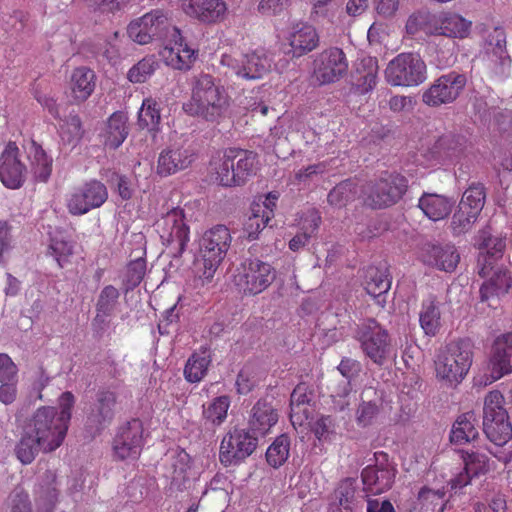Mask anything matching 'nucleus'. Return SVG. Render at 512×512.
Segmentation results:
<instances>
[{
  "mask_svg": "<svg viewBox=\"0 0 512 512\" xmlns=\"http://www.w3.org/2000/svg\"><path fill=\"white\" fill-rule=\"evenodd\" d=\"M75 404L74 395L67 391L59 397V410L39 408L34 415V442L43 452H52L63 443Z\"/></svg>",
  "mask_w": 512,
  "mask_h": 512,
  "instance_id": "1",
  "label": "nucleus"
},
{
  "mask_svg": "<svg viewBox=\"0 0 512 512\" xmlns=\"http://www.w3.org/2000/svg\"><path fill=\"white\" fill-rule=\"evenodd\" d=\"M231 241L230 231L224 225L208 229L199 238L198 251L193 261V273L201 285L212 282L226 257Z\"/></svg>",
  "mask_w": 512,
  "mask_h": 512,
  "instance_id": "2",
  "label": "nucleus"
},
{
  "mask_svg": "<svg viewBox=\"0 0 512 512\" xmlns=\"http://www.w3.org/2000/svg\"><path fill=\"white\" fill-rule=\"evenodd\" d=\"M228 99L225 88L211 75L200 74L195 79L191 100L183 105V109L192 116L214 121L226 111Z\"/></svg>",
  "mask_w": 512,
  "mask_h": 512,
  "instance_id": "3",
  "label": "nucleus"
},
{
  "mask_svg": "<svg viewBox=\"0 0 512 512\" xmlns=\"http://www.w3.org/2000/svg\"><path fill=\"white\" fill-rule=\"evenodd\" d=\"M473 362L470 344L460 341L448 345L435 360L436 377L449 385L460 383Z\"/></svg>",
  "mask_w": 512,
  "mask_h": 512,
  "instance_id": "4",
  "label": "nucleus"
},
{
  "mask_svg": "<svg viewBox=\"0 0 512 512\" xmlns=\"http://www.w3.org/2000/svg\"><path fill=\"white\" fill-rule=\"evenodd\" d=\"M504 403V396L497 390L489 392L484 400L483 430L487 438L498 446L512 438V425Z\"/></svg>",
  "mask_w": 512,
  "mask_h": 512,
  "instance_id": "5",
  "label": "nucleus"
},
{
  "mask_svg": "<svg viewBox=\"0 0 512 512\" xmlns=\"http://www.w3.org/2000/svg\"><path fill=\"white\" fill-rule=\"evenodd\" d=\"M384 77L392 86H417L427 78L426 64L418 54L401 53L387 64Z\"/></svg>",
  "mask_w": 512,
  "mask_h": 512,
  "instance_id": "6",
  "label": "nucleus"
},
{
  "mask_svg": "<svg viewBox=\"0 0 512 512\" xmlns=\"http://www.w3.org/2000/svg\"><path fill=\"white\" fill-rule=\"evenodd\" d=\"M275 279L273 267L259 259H247L234 275V283L244 295L254 296L266 290Z\"/></svg>",
  "mask_w": 512,
  "mask_h": 512,
  "instance_id": "7",
  "label": "nucleus"
},
{
  "mask_svg": "<svg viewBox=\"0 0 512 512\" xmlns=\"http://www.w3.org/2000/svg\"><path fill=\"white\" fill-rule=\"evenodd\" d=\"M172 25L167 14L162 10H152L131 21L127 33L131 40L146 45L156 40H163L172 34Z\"/></svg>",
  "mask_w": 512,
  "mask_h": 512,
  "instance_id": "8",
  "label": "nucleus"
},
{
  "mask_svg": "<svg viewBox=\"0 0 512 512\" xmlns=\"http://www.w3.org/2000/svg\"><path fill=\"white\" fill-rule=\"evenodd\" d=\"M162 243L169 247L174 257H181L190 241V227L184 210L173 208L156 223Z\"/></svg>",
  "mask_w": 512,
  "mask_h": 512,
  "instance_id": "9",
  "label": "nucleus"
},
{
  "mask_svg": "<svg viewBox=\"0 0 512 512\" xmlns=\"http://www.w3.org/2000/svg\"><path fill=\"white\" fill-rule=\"evenodd\" d=\"M363 353L375 364L381 366L391 352L388 332L373 319L361 324L355 335Z\"/></svg>",
  "mask_w": 512,
  "mask_h": 512,
  "instance_id": "10",
  "label": "nucleus"
},
{
  "mask_svg": "<svg viewBox=\"0 0 512 512\" xmlns=\"http://www.w3.org/2000/svg\"><path fill=\"white\" fill-rule=\"evenodd\" d=\"M144 446V425L134 418L118 427L112 442L113 458L117 461L136 460Z\"/></svg>",
  "mask_w": 512,
  "mask_h": 512,
  "instance_id": "11",
  "label": "nucleus"
},
{
  "mask_svg": "<svg viewBox=\"0 0 512 512\" xmlns=\"http://www.w3.org/2000/svg\"><path fill=\"white\" fill-rule=\"evenodd\" d=\"M374 460V465H369L362 470L361 478L364 490L378 495L391 489L397 470L390 461L389 455L384 451L375 452Z\"/></svg>",
  "mask_w": 512,
  "mask_h": 512,
  "instance_id": "12",
  "label": "nucleus"
},
{
  "mask_svg": "<svg viewBox=\"0 0 512 512\" xmlns=\"http://www.w3.org/2000/svg\"><path fill=\"white\" fill-rule=\"evenodd\" d=\"M347 71L346 54L338 47L322 50L313 61V78L320 85L337 82L346 75Z\"/></svg>",
  "mask_w": 512,
  "mask_h": 512,
  "instance_id": "13",
  "label": "nucleus"
},
{
  "mask_svg": "<svg viewBox=\"0 0 512 512\" xmlns=\"http://www.w3.org/2000/svg\"><path fill=\"white\" fill-rule=\"evenodd\" d=\"M257 447V438L246 429L234 428L222 439L219 458L225 465L239 464L249 457Z\"/></svg>",
  "mask_w": 512,
  "mask_h": 512,
  "instance_id": "14",
  "label": "nucleus"
},
{
  "mask_svg": "<svg viewBox=\"0 0 512 512\" xmlns=\"http://www.w3.org/2000/svg\"><path fill=\"white\" fill-rule=\"evenodd\" d=\"M471 146L469 139L460 133L446 132L439 136L426 157L438 164H456L466 157Z\"/></svg>",
  "mask_w": 512,
  "mask_h": 512,
  "instance_id": "15",
  "label": "nucleus"
},
{
  "mask_svg": "<svg viewBox=\"0 0 512 512\" xmlns=\"http://www.w3.org/2000/svg\"><path fill=\"white\" fill-rule=\"evenodd\" d=\"M406 180L402 176L389 175L374 183H369L363 190L365 203L373 208H384L395 204L406 190Z\"/></svg>",
  "mask_w": 512,
  "mask_h": 512,
  "instance_id": "16",
  "label": "nucleus"
},
{
  "mask_svg": "<svg viewBox=\"0 0 512 512\" xmlns=\"http://www.w3.org/2000/svg\"><path fill=\"white\" fill-rule=\"evenodd\" d=\"M466 76L452 71L440 76L424 91L422 101L431 107L454 102L466 85Z\"/></svg>",
  "mask_w": 512,
  "mask_h": 512,
  "instance_id": "17",
  "label": "nucleus"
},
{
  "mask_svg": "<svg viewBox=\"0 0 512 512\" xmlns=\"http://www.w3.org/2000/svg\"><path fill=\"white\" fill-rule=\"evenodd\" d=\"M221 64L231 68L233 72L244 79L254 80L262 78L271 67V58L262 48L247 53L239 60L231 54H223Z\"/></svg>",
  "mask_w": 512,
  "mask_h": 512,
  "instance_id": "18",
  "label": "nucleus"
},
{
  "mask_svg": "<svg viewBox=\"0 0 512 512\" xmlns=\"http://www.w3.org/2000/svg\"><path fill=\"white\" fill-rule=\"evenodd\" d=\"M107 198L106 186L100 181L91 180L71 194L67 208L72 215H83L102 206Z\"/></svg>",
  "mask_w": 512,
  "mask_h": 512,
  "instance_id": "19",
  "label": "nucleus"
},
{
  "mask_svg": "<svg viewBox=\"0 0 512 512\" xmlns=\"http://www.w3.org/2000/svg\"><path fill=\"white\" fill-rule=\"evenodd\" d=\"M195 160V153L189 146L173 144L159 154L156 173L161 177L173 175L188 168Z\"/></svg>",
  "mask_w": 512,
  "mask_h": 512,
  "instance_id": "20",
  "label": "nucleus"
},
{
  "mask_svg": "<svg viewBox=\"0 0 512 512\" xmlns=\"http://www.w3.org/2000/svg\"><path fill=\"white\" fill-rule=\"evenodd\" d=\"M173 45L165 46L160 56L167 66L177 70H189L196 60L197 51L191 48L178 28H172Z\"/></svg>",
  "mask_w": 512,
  "mask_h": 512,
  "instance_id": "21",
  "label": "nucleus"
},
{
  "mask_svg": "<svg viewBox=\"0 0 512 512\" xmlns=\"http://www.w3.org/2000/svg\"><path fill=\"white\" fill-rule=\"evenodd\" d=\"M488 369L493 381L512 372V333L499 335L493 342Z\"/></svg>",
  "mask_w": 512,
  "mask_h": 512,
  "instance_id": "22",
  "label": "nucleus"
},
{
  "mask_svg": "<svg viewBox=\"0 0 512 512\" xmlns=\"http://www.w3.org/2000/svg\"><path fill=\"white\" fill-rule=\"evenodd\" d=\"M291 54L294 58H299L312 52L319 46L320 37L317 29L307 22L294 23L286 37Z\"/></svg>",
  "mask_w": 512,
  "mask_h": 512,
  "instance_id": "23",
  "label": "nucleus"
},
{
  "mask_svg": "<svg viewBox=\"0 0 512 512\" xmlns=\"http://www.w3.org/2000/svg\"><path fill=\"white\" fill-rule=\"evenodd\" d=\"M25 166L19 160V149L14 142H9L0 155V180L9 189L22 186Z\"/></svg>",
  "mask_w": 512,
  "mask_h": 512,
  "instance_id": "24",
  "label": "nucleus"
},
{
  "mask_svg": "<svg viewBox=\"0 0 512 512\" xmlns=\"http://www.w3.org/2000/svg\"><path fill=\"white\" fill-rule=\"evenodd\" d=\"M188 16L203 23L212 24L224 20L227 5L223 0H179Z\"/></svg>",
  "mask_w": 512,
  "mask_h": 512,
  "instance_id": "25",
  "label": "nucleus"
},
{
  "mask_svg": "<svg viewBox=\"0 0 512 512\" xmlns=\"http://www.w3.org/2000/svg\"><path fill=\"white\" fill-rule=\"evenodd\" d=\"M420 259L427 266L453 272L460 261V254L454 245L426 244L421 249Z\"/></svg>",
  "mask_w": 512,
  "mask_h": 512,
  "instance_id": "26",
  "label": "nucleus"
},
{
  "mask_svg": "<svg viewBox=\"0 0 512 512\" xmlns=\"http://www.w3.org/2000/svg\"><path fill=\"white\" fill-rule=\"evenodd\" d=\"M478 246L481 252L478 257V274L480 277H486L493 270V264L502 256L505 249V240L495 237L489 229H483L478 235Z\"/></svg>",
  "mask_w": 512,
  "mask_h": 512,
  "instance_id": "27",
  "label": "nucleus"
},
{
  "mask_svg": "<svg viewBox=\"0 0 512 512\" xmlns=\"http://www.w3.org/2000/svg\"><path fill=\"white\" fill-rule=\"evenodd\" d=\"M472 22L455 12H441L436 15L434 36L465 39L470 35Z\"/></svg>",
  "mask_w": 512,
  "mask_h": 512,
  "instance_id": "28",
  "label": "nucleus"
},
{
  "mask_svg": "<svg viewBox=\"0 0 512 512\" xmlns=\"http://www.w3.org/2000/svg\"><path fill=\"white\" fill-rule=\"evenodd\" d=\"M15 434L20 436L15 446V455L22 464L32 463V418L29 407H22L16 415Z\"/></svg>",
  "mask_w": 512,
  "mask_h": 512,
  "instance_id": "29",
  "label": "nucleus"
},
{
  "mask_svg": "<svg viewBox=\"0 0 512 512\" xmlns=\"http://www.w3.org/2000/svg\"><path fill=\"white\" fill-rule=\"evenodd\" d=\"M485 278L486 280L479 289L481 302H490L499 298L507 294L512 287V272L504 268H498L494 264L493 270Z\"/></svg>",
  "mask_w": 512,
  "mask_h": 512,
  "instance_id": "30",
  "label": "nucleus"
},
{
  "mask_svg": "<svg viewBox=\"0 0 512 512\" xmlns=\"http://www.w3.org/2000/svg\"><path fill=\"white\" fill-rule=\"evenodd\" d=\"M234 150L226 149L222 156L214 158L210 162V168L214 175L215 181L224 187L241 186L242 182L238 181V164L233 159Z\"/></svg>",
  "mask_w": 512,
  "mask_h": 512,
  "instance_id": "31",
  "label": "nucleus"
},
{
  "mask_svg": "<svg viewBox=\"0 0 512 512\" xmlns=\"http://www.w3.org/2000/svg\"><path fill=\"white\" fill-rule=\"evenodd\" d=\"M75 241L71 235L64 229L57 228L50 233L47 253L52 256L60 268L71 263V258L75 253Z\"/></svg>",
  "mask_w": 512,
  "mask_h": 512,
  "instance_id": "32",
  "label": "nucleus"
},
{
  "mask_svg": "<svg viewBox=\"0 0 512 512\" xmlns=\"http://www.w3.org/2000/svg\"><path fill=\"white\" fill-rule=\"evenodd\" d=\"M378 70V60L375 57L366 56L356 62L352 78L360 94H367L376 87Z\"/></svg>",
  "mask_w": 512,
  "mask_h": 512,
  "instance_id": "33",
  "label": "nucleus"
},
{
  "mask_svg": "<svg viewBox=\"0 0 512 512\" xmlns=\"http://www.w3.org/2000/svg\"><path fill=\"white\" fill-rule=\"evenodd\" d=\"M337 370L347 381L344 383L342 389L339 392H333L331 397L333 399L334 408L342 411L350 404L348 400L351 391L350 382L360 374L361 364L357 360L344 357L337 366Z\"/></svg>",
  "mask_w": 512,
  "mask_h": 512,
  "instance_id": "34",
  "label": "nucleus"
},
{
  "mask_svg": "<svg viewBox=\"0 0 512 512\" xmlns=\"http://www.w3.org/2000/svg\"><path fill=\"white\" fill-rule=\"evenodd\" d=\"M311 396L307 384H298L291 393L290 397V420L292 425L302 426L311 414Z\"/></svg>",
  "mask_w": 512,
  "mask_h": 512,
  "instance_id": "35",
  "label": "nucleus"
},
{
  "mask_svg": "<svg viewBox=\"0 0 512 512\" xmlns=\"http://www.w3.org/2000/svg\"><path fill=\"white\" fill-rule=\"evenodd\" d=\"M129 134L128 116L125 112H114L107 120L104 145L110 149H117Z\"/></svg>",
  "mask_w": 512,
  "mask_h": 512,
  "instance_id": "36",
  "label": "nucleus"
},
{
  "mask_svg": "<svg viewBox=\"0 0 512 512\" xmlns=\"http://www.w3.org/2000/svg\"><path fill=\"white\" fill-rule=\"evenodd\" d=\"M276 409L266 401L259 400L251 410L249 427L255 433L265 435L277 423Z\"/></svg>",
  "mask_w": 512,
  "mask_h": 512,
  "instance_id": "37",
  "label": "nucleus"
},
{
  "mask_svg": "<svg viewBox=\"0 0 512 512\" xmlns=\"http://www.w3.org/2000/svg\"><path fill=\"white\" fill-rule=\"evenodd\" d=\"M453 205L454 202L447 197L434 193H424L418 201V207L432 221L446 218L451 213Z\"/></svg>",
  "mask_w": 512,
  "mask_h": 512,
  "instance_id": "38",
  "label": "nucleus"
},
{
  "mask_svg": "<svg viewBox=\"0 0 512 512\" xmlns=\"http://www.w3.org/2000/svg\"><path fill=\"white\" fill-rule=\"evenodd\" d=\"M96 75L87 67L75 68L70 77V90L76 101L82 102L89 98L95 89Z\"/></svg>",
  "mask_w": 512,
  "mask_h": 512,
  "instance_id": "39",
  "label": "nucleus"
},
{
  "mask_svg": "<svg viewBox=\"0 0 512 512\" xmlns=\"http://www.w3.org/2000/svg\"><path fill=\"white\" fill-rule=\"evenodd\" d=\"M391 287V279L388 271L369 268L367 271L365 290L369 295L376 299L377 304L383 306L385 304L384 295L387 294Z\"/></svg>",
  "mask_w": 512,
  "mask_h": 512,
  "instance_id": "40",
  "label": "nucleus"
},
{
  "mask_svg": "<svg viewBox=\"0 0 512 512\" xmlns=\"http://www.w3.org/2000/svg\"><path fill=\"white\" fill-rule=\"evenodd\" d=\"M356 481L351 478L342 480L334 491L331 503L332 512H354L356 506Z\"/></svg>",
  "mask_w": 512,
  "mask_h": 512,
  "instance_id": "41",
  "label": "nucleus"
},
{
  "mask_svg": "<svg viewBox=\"0 0 512 512\" xmlns=\"http://www.w3.org/2000/svg\"><path fill=\"white\" fill-rule=\"evenodd\" d=\"M59 496L56 474L54 471H47L45 479L39 484L37 491L38 512H52Z\"/></svg>",
  "mask_w": 512,
  "mask_h": 512,
  "instance_id": "42",
  "label": "nucleus"
},
{
  "mask_svg": "<svg viewBox=\"0 0 512 512\" xmlns=\"http://www.w3.org/2000/svg\"><path fill=\"white\" fill-rule=\"evenodd\" d=\"M444 487L432 489L423 486L417 493L416 505L422 512H444L446 508Z\"/></svg>",
  "mask_w": 512,
  "mask_h": 512,
  "instance_id": "43",
  "label": "nucleus"
},
{
  "mask_svg": "<svg viewBox=\"0 0 512 512\" xmlns=\"http://www.w3.org/2000/svg\"><path fill=\"white\" fill-rule=\"evenodd\" d=\"M440 309L435 296L430 295L423 300L419 321L425 334L434 336L440 327Z\"/></svg>",
  "mask_w": 512,
  "mask_h": 512,
  "instance_id": "44",
  "label": "nucleus"
},
{
  "mask_svg": "<svg viewBox=\"0 0 512 512\" xmlns=\"http://www.w3.org/2000/svg\"><path fill=\"white\" fill-rule=\"evenodd\" d=\"M473 414L466 413L457 418L453 424L450 439L454 444H465L473 441L478 436Z\"/></svg>",
  "mask_w": 512,
  "mask_h": 512,
  "instance_id": "45",
  "label": "nucleus"
},
{
  "mask_svg": "<svg viewBox=\"0 0 512 512\" xmlns=\"http://www.w3.org/2000/svg\"><path fill=\"white\" fill-rule=\"evenodd\" d=\"M211 363L206 351L195 352L187 360L184 368V377L190 383L200 382L207 374Z\"/></svg>",
  "mask_w": 512,
  "mask_h": 512,
  "instance_id": "46",
  "label": "nucleus"
},
{
  "mask_svg": "<svg viewBox=\"0 0 512 512\" xmlns=\"http://www.w3.org/2000/svg\"><path fill=\"white\" fill-rule=\"evenodd\" d=\"M230 150H234L233 159L237 160L238 164V181L242 182V185L245 184L250 177H252L256 173V168L258 164V155L253 151L230 148Z\"/></svg>",
  "mask_w": 512,
  "mask_h": 512,
  "instance_id": "47",
  "label": "nucleus"
},
{
  "mask_svg": "<svg viewBox=\"0 0 512 512\" xmlns=\"http://www.w3.org/2000/svg\"><path fill=\"white\" fill-rule=\"evenodd\" d=\"M161 121L159 103L152 97L145 98L138 112V124L150 131H157Z\"/></svg>",
  "mask_w": 512,
  "mask_h": 512,
  "instance_id": "48",
  "label": "nucleus"
},
{
  "mask_svg": "<svg viewBox=\"0 0 512 512\" xmlns=\"http://www.w3.org/2000/svg\"><path fill=\"white\" fill-rule=\"evenodd\" d=\"M120 296L119 290L113 285L105 286L97 299L96 303V319H101L104 321L105 318L111 316L118 304V299Z\"/></svg>",
  "mask_w": 512,
  "mask_h": 512,
  "instance_id": "49",
  "label": "nucleus"
},
{
  "mask_svg": "<svg viewBox=\"0 0 512 512\" xmlns=\"http://www.w3.org/2000/svg\"><path fill=\"white\" fill-rule=\"evenodd\" d=\"M462 464L474 477H480L490 471V459L478 451H461Z\"/></svg>",
  "mask_w": 512,
  "mask_h": 512,
  "instance_id": "50",
  "label": "nucleus"
},
{
  "mask_svg": "<svg viewBox=\"0 0 512 512\" xmlns=\"http://www.w3.org/2000/svg\"><path fill=\"white\" fill-rule=\"evenodd\" d=\"M158 68L155 56H145L134 64L127 72V79L133 84L146 82Z\"/></svg>",
  "mask_w": 512,
  "mask_h": 512,
  "instance_id": "51",
  "label": "nucleus"
},
{
  "mask_svg": "<svg viewBox=\"0 0 512 512\" xmlns=\"http://www.w3.org/2000/svg\"><path fill=\"white\" fill-rule=\"evenodd\" d=\"M358 193L357 184L346 180L336 185L328 194V202L336 208H342L355 199Z\"/></svg>",
  "mask_w": 512,
  "mask_h": 512,
  "instance_id": "52",
  "label": "nucleus"
},
{
  "mask_svg": "<svg viewBox=\"0 0 512 512\" xmlns=\"http://www.w3.org/2000/svg\"><path fill=\"white\" fill-rule=\"evenodd\" d=\"M290 453V439L287 435L278 436L266 451V459L270 466L278 468L288 459Z\"/></svg>",
  "mask_w": 512,
  "mask_h": 512,
  "instance_id": "53",
  "label": "nucleus"
},
{
  "mask_svg": "<svg viewBox=\"0 0 512 512\" xmlns=\"http://www.w3.org/2000/svg\"><path fill=\"white\" fill-rule=\"evenodd\" d=\"M436 15L429 12H417L412 14L406 22V31L409 35H415L423 31L426 35L434 36Z\"/></svg>",
  "mask_w": 512,
  "mask_h": 512,
  "instance_id": "54",
  "label": "nucleus"
},
{
  "mask_svg": "<svg viewBox=\"0 0 512 512\" xmlns=\"http://www.w3.org/2000/svg\"><path fill=\"white\" fill-rule=\"evenodd\" d=\"M485 202V192L481 185H471L463 193L459 207L468 210L469 213L479 216Z\"/></svg>",
  "mask_w": 512,
  "mask_h": 512,
  "instance_id": "55",
  "label": "nucleus"
},
{
  "mask_svg": "<svg viewBox=\"0 0 512 512\" xmlns=\"http://www.w3.org/2000/svg\"><path fill=\"white\" fill-rule=\"evenodd\" d=\"M229 407L230 399L228 396L216 397L204 407L203 417L213 425H220L225 421Z\"/></svg>",
  "mask_w": 512,
  "mask_h": 512,
  "instance_id": "56",
  "label": "nucleus"
},
{
  "mask_svg": "<svg viewBox=\"0 0 512 512\" xmlns=\"http://www.w3.org/2000/svg\"><path fill=\"white\" fill-rule=\"evenodd\" d=\"M339 6L332 0H316L313 3L310 18L317 23H335Z\"/></svg>",
  "mask_w": 512,
  "mask_h": 512,
  "instance_id": "57",
  "label": "nucleus"
},
{
  "mask_svg": "<svg viewBox=\"0 0 512 512\" xmlns=\"http://www.w3.org/2000/svg\"><path fill=\"white\" fill-rule=\"evenodd\" d=\"M53 159L34 142V180L46 182L52 172Z\"/></svg>",
  "mask_w": 512,
  "mask_h": 512,
  "instance_id": "58",
  "label": "nucleus"
},
{
  "mask_svg": "<svg viewBox=\"0 0 512 512\" xmlns=\"http://www.w3.org/2000/svg\"><path fill=\"white\" fill-rule=\"evenodd\" d=\"M116 395L112 391H101L97 395V418L99 423L110 422L114 417Z\"/></svg>",
  "mask_w": 512,
  "mask_h": 512,
  "instance_id": "59",
  "label": "nucleus"
},
{
  "mask_svg": "<svg viewBox=\"0 0 512 512\" xmlns=\"http://www.w3.org/2000/svg\"><path fill=\"white\" fill-rule=\"evenodd\" d=\"M59 134L63 142L73 144L82 138V127L80 118L76 115L70 116L60 125Z\"/></svg>",
  "mask_w": 512,
  "mask_h": 512,
  "instance_id": "60",
  "label": "nucleus"
},
{
  "mask_svg": "<svg viewBox=\"0 0 512 512\" xmlns=\"http://www.w3.org/2000/svg\"><path fill=\"white\" fill-rule=\"evenodd\" d=\"M146 273V260L139 257L127 265L125 284L127 289H133L143 280Z\"/></svg>",
  "mask_w": 512,
  "mask_h": 512,
  "instance_id": "61",
  "label": "nucleus"
},
{
  "mask_svg": "<svg viewBox=\"0 0 512 512\" xmlns=\"http://www.w3.org/2000/svg\"><path fill=\"white\" fill-rule=\"evenodd\" d=\"M478 216L469 213L468 210L458 206V210L454 213L451 221V227L454 234H461L468 231L476 222Z\"/></svg>",
  "mask_w": 512,
  "mask_h": 512,
  "instance_id": "62",
  "label": "nucleus"
},
{
  "mask_svg": "<svg viewBox=\"0 0 512 512\" xmlns=\"http://www.w3.org/2000/svg\"><path fill=\"white\" fill-rule=\"evenodd\" d=\"M172 480L175 482L185 481L187 472L190 469V457L185 451H179L173 457L172 463Z\"/></svg>",
  "mask_w": 512,
  "mask_h": 512,
  "instance_id": "63",
  "label": "nucleus"
},
{
  "mask_svg": "<svg viewBox=\"0 0 512 512\" xmlns=\"http://www.w3.org/2000/svg\"><path fill=\"white\" fill-rule=\"evenodd\" d=\"M262 213H256L251 210L250 216L244 224V231L249 239H256L260 231H262L270 222V219L262 217Z\"/></svg>",
  "mask_w": 512,
  "mask_h": 512,
  "instance_id": "64",
  "label": "nucleus"
}]
</instances>
